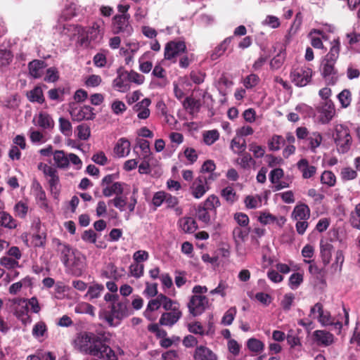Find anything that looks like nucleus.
<instances>
[{"instance_id": "1", "label": "nucleus", "mask_w": 360, "mask_h": 360, "mask_svg": "<svg viewBox=\"0 0 360 360\" xmlns=\"http://www.w3.org/2000/svg\"><path fill=\"white\" fill-rule=\"evenodd\" d=\"M107 338L103 333L84 332L75 340V347L81 352L103 360H117L115 352L106 345Z\"/></svg>"}, {"instance_id": "2", "label": "nucleus", "mask_w": 360, "mask_h": 360, "mask_svg": "<svg viewBox=\"0 0 360 360\" xmlns=\"http://www.w3.org/2000/svg\"><path fill=\"white\" fill-rule=\"evenodd\" d=\"M107 338L103 333L84 332L75 340V347L81 352L103 360H117L115 352L106 345Z\"/></svg>"}, {"instance_id": "3", "label": "nucleus", "mask_w": 360, "mask_h": 360, "mask_svg": "<svg viewBox=\"0 0 360 360\" xmlns=\"http://www.w3.org/2000/svg\"><path fill=\"white\" fill-rule=\"evenodd\" d=\"M107 338L103 333L84 332L75 340V347L81 352L103 360H117L115 352L106 345Z\"/></svg>"}, {"instance_id": "4", "label": "nucleus", "mask_w": 360, "mask_h": 360, "mask_svg": "<svg viewBox=\"0 0 360 360\" xmlns=\"http://www.w3.org/2000/svg\"><path fill=\"white\" fill-rule=\"evenodd\" d=\"M340 43L333 41L330 51L322 59L320 72L323 78L329 84H335L338 80V73L335 65L339 57Z\"/></svg>"}, {"instance_id": "5", "label": "nucleus", "mask_w": 360, "mask_h": 360, "mask_svg": "<svg viewBox=\"0 0 360 360\" xmlns=\"http://www.w3.org/2000/svg\"><path fill=\"white\" fill-rule=\"evenodd\" d=\"M53 160L57 167L66 169L71 163L76 169L82 168V162L80 158L74 153L66 154L63 150H56L53 153Z\"/></svg>"}, {"instance_id": "6", "label": "nucleus", "mask_w": 360, "mask_h": 360, "mask_svg": "<svg viewBox=\"0 0 360 360\" xmlns=\"http://www.w3.org/2000/svg\"><path fill=\"white\" fill-rule=\"evenodd\" d=\"M334 140L338 150L341 153H347L352 143V137L348 128L342 124L337 125L335 129Z\"/></svg>"}, {"instance_id": "7", "label": "nucleus", "mask_w": 360, "mask_h": 360, "mask_svg": "<svg viewBox=\"0 0 360 360\" xmlns=\"http://www.w3.org/2000/svg\"><path fill=\"white\" fill-rule=\"evenodd\" d=\"M128 316L129 310L127 300L117 301L112 304L110 313L105 316V320L110 326H114L117 324V323H114L115 319L120 321Z\"/></svg>"}, {"instance_id": "8", "label": "nucleus", "mask_w": 360, "mask_h": 360, "mask_svg": "<svg viewBox=\"0 0 360 360\" xmlns=\"http://www.w3.org/2000/svg\"><path fill=\"white\" fill-rule=\"evenodd\" d=\"M312 70L307 67L294 69L290 73L292 82L297 86H305L311 79Z\"/></svg>"}, {"instance_id": "9", "label": "nucleus", "mask_w": 360, "mask_h": 360, "mask_svg": "<svg viewBox=\"0 0 360 360\" xmlns=\"http://www.w3.org/2000/svg\"><path fill=\"white\" fill-rule=\"evenodd\" d=\"M208 305V299L203 295H194L187 304L188 311L193 316L202 314Z\"/></svg>"}, {"instance_id": "10", "label": "nucleus", "mask_w": 360, "mask_h": 360, "mask_svg": "<svg viewBox=\"0 0 360 360\" xmlns=\"http://www.w3.org/2000/svg\"><path fill=\"white\" fill-rule=\"evenodd\" d=\"M129 14L116 15L113 18V27L115 33H123L127 36L131 34L133 28L129 24Z\"/></svg>"}, {"instance_id": "11", "label": "nucleus", "mask_w": 360, "mask_h": 360, "mask_svg": "<svg viewBox=\"0 0 360 360\" xmlns=\"http://www.w3.org/2000/svg\"><path fill=\"white\" fill-rule=\"evenodd\" d=\"M190 189L192 195L195 199L201 198L210 189L207 176L203 174L200 175L195 179Z\"/></svg>"}, {"instance_id": "12", "label": "nucleus", "mask_w": 360, "mask_h": 360, "mask_svg": "<svg viewBox=\"0 0 360 360\" xmlns=\"http://www.w3.org/2000/svg\"><path fill=\"white\" fill-rule=\"evenodd\" d=\"M94 108L89 105H84L80 107H73L70 110V114L72 120L81 122L84 120H93L95 114L93 112Z\"/></svg>"}, {"instance_id": "13", "label": "nucleus", "mask_w": 360, "mask_h": 360, "mask_svg": "<svg viewBox=\"0 0 360 360\" xmlns=\"http://www.w3.org/2000/svg\"><path fill=\"white\" fill-rule=\"evenodd\" d=\"M186 49V44L181 41H171L165 48V58L172 60L184 53Z\"/></svg>"}, {"instance_id": "14", "label": "nucleus", "mask_w": 360, "mask_h": 360, "mask_svg": "<svg viewBox=\"0 0 360 360\" xmlns=\"http://www.w3.org/2000/svg\"><path fill=\"white\" fill-rule=\"evenodd\" d=\"M318 112L320 113L319 122L323 124H328L335 115V107L331 101L323 102L317 108Z\"/></svg>"}, {"instance_id": "15", "label": "nucleus", "mask_w": 360, "mask_h": 360, "mask_svg": "<svg viewBox=\"0 0 360 360\" xmlns=\"http://www.w3.org/2000/svg\"><path fill=\"white\" fill-rule=\"evenodd\" d=\"M38 169L43 172L44 174L49 177V184L51 188V192L58 190V186L59 184V177L58 175L57 170L51 166H49L44 163H39Z\"/></svg>"}, {"instance_id": "16", "label": "nucleus", "mask_w": 360, "mask_h": 360, "mask_svg": "<svg viewBox=\"0 0 360 360\" xmlns=\"http://www.w3.org/2000/svg\"><path fill=\"white\" fill-rule=\"evenodd\" d=\"M318 314V321L323 326H332L334 323V319L328 311H324L322 304L318 302L310 309V314Z\"/></svg>"}, {"instance_id": "17", "label": "nucleus", "mask_w": 360, "mask_h": 360, "mask_svg": "<svg viewBox=\"0 0 360 360\" xmlns=\"http://www.w3.org/2000/svg\"><path fill=\"white\" fill-rule=\"evenodd\" d=\"M151 104V100L145 98L142 101L137 102L132 106V110L136 113L139 120H146L150 115L149 106Z\"/></svg>"}, {"instance_id": "18", "label": "nucleus", "mask_w": 360, "mask_h": 360, "mask_svg": "<svg viewBox=\"0 0 360 360\" xmlns=\"http://www.w3.org/2000/svg\"><path fill=\"white\" fill-rule=\"evenodd\" d=\"M181 315L179 306L176 305L173 311L165 312L161 315L159 323L162 326H172L180 319Z\"/></svg>"}, {"instance_id": "19", "label": "nucleus", "mask_w": 360, "mask_h": 360, "mask_svg": "<svg viewBox=\"0 0 360 360\" xmlns=\"http://www.w3.org/2000/svg\"><path fill=\"white\" fill-rule=\"evenodd\" d=\"M313 337L315 342L320 346L328 347L334 342L333 335L324 330H315Z\"/></svg>"}, {"instance_id": "20", "label": "nucleus", "mask_w": 360, "mask_h": 360, "mask_svg": "<svg viewBox=\"0 0 360 360\" xmlns=\"http://www.w3.org/2000/svg\"><path fill=\"white\" fill-rule=\"evenodd\" d=\"M58 253L60 255V258L65 266H70V257L74 254L73 250L70 245L66 243H61L58 242V247L56 249Z\"/></svg>"}, {"instance_id": "21", "label": "nucleus", "mask_w": 360, "mask_h": 360, "mask_svg": "<svg viewBox=\"0 0 360 360\" xmlns=\"http://www.w3.org/2000/svg\"><path fill=\"white\" fill-rule=\"evenodd\" d=\"M333 250L334 247L330 242L327 240H321L320 255L324 266H326L330 263Z\"/></svg>"}, {"instance_id": "22", "label": "nucleus", "mask_w": 360, "mask_h": 360, "mask_svg": "<svg viewBox=\"0 0 360 360\" xmlns=\"http://www.w3.org/2000/svg\"><path fill=\"white\" fill-rule=\"evenodd\" d=\"M195 360H217V355L204 346L197 347L194 353Z\"/></svg>"}, {"instance_id": "23", "label": "nucleus", "mask_w": 360, "mask_h": 360, "mask_svg": "<svg viewBox=\"0 0 360 360\" xmlns=\"http://www.w3.org/2000/svg\"><path fill=\"white\" fill-rule=\"evenodd\" d=\"M130 142L127 139L121 138L114 148V153L118 158L127 156L130 153Z\"/></svg>"}, {"instance_id": "24", "label": "nucleus", "mask_w": 360, "mask_h": 360, "mask_svg": "<svg viewBox=\"0 0 360 360\" xmlns=\"http://www.w3.org/2000/svg\"><path fill=\"white\" fill-rule=\"evenodd\" d=\"M292 217L295 220H307L310 217V209L305 204H299L295 207Z\"/></svg>"}, {"instance_id": "25", "label": "nucleus", "mask_w": 360, "mask_h": 360, "mask_svg": "<svg viewBox=\"0 0 360 360\" xmlns=\"http://www.w3.org/2000/svg\"><path fill=\"white\" fill-rule=\"evenodd\" d=\"M46 67L45 62L40 60H34L29 63V72L34 78H39L43 74V70Z\"/></svg>"}, {"instance_id": "26", "label": "nucleus", "mask_w": 360, "mask_h": 360, "mask_svg": "<svg viewBox=\"0 0 360 360\" xmlns=\"http://www.w3.org/2000/svg\"><path fill=\"white\" fill-rule=\"evenodd\" d=\"M297 165L298 169L302 172L304 179L311 178L316 172V167L309 165L306 159H301Z\"/></svg>"}, {"instance_id": "27", "label": "nucleus", "mask_w": 360, "mask_h": 360, "mask_svg": "<svg viewBox=\"0 0 360 360\" xmlns=\"http://www.w3.org/2000/svg\"><path fill=\"white\" fill-rule=\"evenodd\" d=\"M124 183L114 182L109 186H105L103 188V195L105 197H110L113 195L115 196L122 195L124 192Z\"/></svg>"}, {"instance_id": "28", "label": "nucleus", "mask_w": 360, "mask_h": 360, "mask_svg": "<svg viewBox=\"0 0 360 360\" xmlns=\"http://www.w3.org/2000/svg\"><path fill=\"white\" fill-rule=\"evenodd\" d=\"M178 224L179 228L185 233H193L198 228L195 219L192 217H183L181 218Z\"/></svg>"}, {"instance_id": "29", "label": "nucleus", "mask_w": 360, "mask_h": 360, "mask_svg": "<svg viewBox=\"0 0 360 360\" xmlns=\"http://www.w3.org/2000/svg\"><path fill=\"white\" fill-rule=\"evenodd\" d=\"M37 125L44 129H52L54 127V121L46 112H40L37 117Z\"/></svg>"}, {"instance_id": "30", "label": "nucleus", "mask_w": 360, "mask_h": 360, "mask_svg": "<svg viewBox=\"0 0 360 360\" xmlns=\"http://www.w3.org/2000/svg\"><path fill=\"white\" fill-rule=\"evenodd\" d=\"M248 349L254 353H260L264 349V343L259 339L251 338L246 342Z\"/></svg>"}, {"instance_id": "31", "label": "nucleus", "mask_w": 360, "mask_h": 360, "mask_svg": "<svg viewBox=\"0 0 360 360\" xmlns=\"http://www.w3.org/2000/svg\"><path fill=\"white\" fill-rule=\"evenodd\" d=\"M104 290V286L102 284L96 283L89 287L85 297L89 300H94L99 297Z\"/></svg>"}, {"instance_id": "32", "label": "nucleus", "mask_w": 360, "mask_h": 360, "mask_svg": "<svg viewBox=\"0 0 360 360\" xmlns=\"http://www.w3.org/2000/svg\"><path fill=\"white\" fill-rule=\"evenodd\" d=\"M250 232L248 228L237 226L233 230V236L236 243L239 244L245 241Z\"/></svg>"}, {"instance_id": "33", "label": "nucleus", "mask_w": 360, "mask_h": 360, "mask_svg": "<svg viewBox=\"0 0 360 360\" xmlns=\"http://www.w3.org/2000/svg\"><path fill=\"white\" fill-rule=\"evenodd\" d=\"M322 136L319 132H313L307 137L309 148L312 152H316V149L320 146L322 142Z\"/></svg>"}, {"instance_id": "34", "label": "nucleus", "mask_w": 360, "mask_h": 360, "mask_svg": "<svg viewBox=\"0 0 360 360\" xmlns=\"http://www.w3.org/2000/svg\"><path fill=\"white\" fill-rule=\"evenodd\" d=\"M231 37L226 38L218 46L214 49L210 56L212 60H217L225 52V51L227 49L228 45L231 41Z\"/></svg>"}, {"instance_id": "35", "label": "nucleus", "mask_w": 360, "mask_h": 360, "mask_svg": "<svg viewBox=\"0 0 360 360\" xmlns=\"http://www.w3.org/2000/svg\"><path fill=\"white\" fill-rule=\"evenodd\" d=\"M220 205L219 198L214 195H211L207 198L201 206L209 211H215Z\"/></svg>"}, {"instance_id": "36", "label": "nucleus", "mask_w": 360, "mask_h": 360, "mask_svg": "<svg viewBox=\"0 0 360 360\" xmlns=\"http://www.w3.org/2000/svg\"><path fill=\"white\" fill-rule=\"evenodd\" d=\"M285 143V139L282 136L274 135L268 142V146L270 150H279Z\"/></svg>"}, {"instance_id": "37", "label": "nucleus", "mask_w": 360, "mask_h": 360, "mask_svg": "<svg viewBox=\"0 0 360 360\" xmlns=\"http://www.w3.org/2000/svg\"><path fill=\"white\" fill-rule=\"evenodd\" d=\"M160 294L157 295L155 299H153L149 301L147 308L144 311V315L148 319H150V315L152 311L158 310L160 306L162 305V302H160Z\"/></svg>"}, {"instance_id": "38", "label": "nucleus", "mask_w": 360, "mask_h": 360, "mask_svg": "<svg viewBox=\"0 0 360 360\" xmlns=\"http://www.w3.org/2000/svg\"><path fill=\"white\" fill-rule=\"evenodd\" d=\"M32 189L36 198L37 203L44 201L46 199L45 191L37 181H34L32 184Z\"/></svg>"}, {"instance_id": "39", "label": "nucleus", "mask_w": 360, "mask_h": 360, "mask_svg": "<svg viewBox=\"0 0 360 360\" xmlns=\"http://www.w3.org/2000/svg\"><path fill=\"white\" fill-rule=\"evenodd\" d=\"M127 197L123 196L122 195H120L115 196L114 198L110 199L108 204L112 205L114 207L117 208L120 212H123L124 210L125 206L127 205Z\"/></svg>"}, {"instance_id": "40", "label": "nucleus", "mask_w": 360, "mask_h": 360, "mask_svg": "<svg viewBox=\"0 0 360 360\" xmlns=\"http://www.w3.org/2000/svg\"><path fill=\"white\" fill-rule=\"evenodd\" d=\"M0 226L5 228L13 229L16 226V224L9 214L5 212H0Z\"/></svg>"}, {"instance_id": "41", "label": "nucleus", "mask_w": 360, "mask_h": 360, "mask_svg": "<svg viewBox=\"0 0 360 360\" xmlns=\"http://www.w3.org/2000/svg\"><path fill=\"white\" fill-rule=\"evenodd\" d=\"M219 138V133L216 129L206 131L203 133V141L207 146L213 144Z\"/></svg>"}, {"instance_id": "42", "label": "nucleus", "mask_w": 360, "mask_h": 360, "mask_svg": "<svg viewBox=\"0 0 360 360\" xmlns=\"http://www.w3.org/2000/svg\"><path fill=\"white\" fill-rule=\"evenodd\" d=\"M46 330V323L43 321H39L33 326L32 334L35 338H39L44 336Z\"/></svg>"}, {"instance_id": "43", "label": "nucleus", "mask_w": 360, "mask_h": 360, "mask_svg": "<svg viewBox=\"0 0 360 360\" xmlns=\"http://www.w3.org/2000/svg\"><path fill=\"white\" fill-rule=\"evenodd\" d=\"M58 122L60 132L66 136H70L72 132V127L70 122L63 117H60Z\"/></svg>"}, {"instance_id": "44", "label": "nucleus", "mask_w": 360, "mask_h": 360, "mask_svg": "<svg viewBox=\"0 0 360 360\" xmlns=\"http://www.w3.org/2000/svg\"><path fill=\"white\" fill-rule=\"evenodd\" d=\"M29 100L32 102L42 103L44 101L42 89L40 87H35L28 94Z\"/></svg>"}, {"instance_id": "45", "label": "nucleus", "mask_w": 360, "mask_h": 360, "mask_svg": "<svg viewBox=\"0 0 360 360\" xmlns=\"http://www.w3.org/2000/svg\"><path fill=\"white\" fill-rule=\"evenodd\" d=\"M246 207L249 209H255L261 205L262 199L259 196L248 195L245 199Z\"/></svg>"}, {"instance_id": "46", "label": "nucleus", "mask_w": 360, "mask_h": 360, "mask_svg": "<svg viewBox=\"0 0 360 360\" xmlns=\"http://www.w3.org/2000/svg\"><path fill=\"white\" fill-rule=\"evenodd\" d=\"M237 310L236 307H231L229 309L221 319V323L224 326H230L236 316Z\"/></svg>"}, {"instance_id": "47", "label": "nucleus", "mask_w": 360, "mask_h": 360, "mask_svg": "<svg viewBox=\"0 0 360 360\" xmlns=\"http://www.w3.org/2000/svg\"><path fill=\"white\" fill-rule=\"evenodd\" d=\"M160 299L162 307L166 311H173V309L176 307V305L179 307L178 302L173 301L172 300H171L170 298H169L168 297L163 294H160Z\"/></svg>"}, {"instance_id": "48", "label": "nucleus", "mask_w": 360, "mask_h": 360, "mask_svg": "<svg viewBox=\"0 0 360 360\" xmlns=\"http://www.w3.org/2000/svg\"><path fill=\"white\" fill-rule=\"evenodd\" d=\"M285 56V53L280 52L270 61V67L272 70L279 69L283 64Z\"/></svg>"}, {"instance_id": "49", "label": "nucleus", "mask_w": 360, "mask_h": 360, "mask_svg": "<svg viewBox=\"0 0 360 360\" xmlns=\"http://www.w3.org/2000/svg\"><path fill=\"white\" fill-rule=\"evenodd\" d=\"M111 110L115 115H120L127 110V106L123 101L115 100L111 104Z\"/></svg>"}, {"instance_id": "50", "label": "nucleus", "mask_w": 360, "mask_h": 360, "mask_svg": "<svg viewBox=\"0 0 360 360\" xmlns=\"http://www.w3.org/2000/svg\"><path fill=\"white\" fill-rule=\"evenodd\" d=\"M338 97L343 108H347L350 105L352 98L349 90L344 89L338 94Z\"/></svg>"}, {"instance_id": "51", "label": "nucleus", "mask_w": 360, "mask_h": 360, "mask_svg": "<svg viewBox=\"0 0 360 360\" xmlns=\"http://www.w3.org/2000/svg\"><path fill=\"white\" fill-rule=\"evenodd\" d=\"M335 176L330 171H325L321 176V181L322 184H327L329 186H333L335 184Z\"/></svg>"}, {"instance_id": "52", "label": "nucleus", "mask_w": 360, "mask_h": 360, "mask_svg": "<svg viewBox=\"0 0 360 360\" xmlns=\"http://www.w3.org/2000/svg\"><path fill=\"white\" fill-rule=\"evenodd\" d=\"M222 197L228 202L232 203L236 200V194L233 188L231 186H227L221 191Z\"/></svg>"}, {"instance_id": "53", "label": "nucleus", "mask_w": 360, "mask_h": 360, "mask_svg": "<svg viewBox=\"0 0 360 360\" xmlns=\"http://www.w3.org/2000/svg\"><path fill=\"white\" fill-rule=\"evenodd\" d=\"M14 210L15 212V214L18 217L20 218H25L28 211V206L27 205L26 203L20 201L15 204L14 207Z\"/></svg>"}, {"instance_id": "54", "label": "nucleus", "mask_w": 360, "mask_h": 360, "mask_svg": "<svg viewBox=\"0 0 360 360\" xmlns=\"http://www.w3.org/2000/svg\"><path fill=\"white\" fill-rule=\"evenodd\" d=\"M259 82V77L255 74H250V75L247 76L244 81L243 84L246 89H252Z\"/></svg>"}, {"instance_id": "55", "label": "nucleus", "mask_w": 360, "mask_h": 360, "mask_svg": "<svg viewBox=\"0 0 360 360\" xmlns=\"http://www.w3.org/2000/svg\"><path fill=\"white\" fill-rule=\"evenodd\" d=\"M303 281V276L300 273L292 274L289 278V285L292 289H296Z\"/></svg>"}, {"instance_id": "56", "label": "nucleus", "mask_w": 360, "mask_h": 360, "mask_svg": "<svg viewBox=\"0 0 360 360\" xmlns=\"http://www.w3.org/2000/svg\"><path fill=\"white\" fill-rule=\"evenodd\" d=\"M208 212L209 210L202 207L201 205H199L197 210L198 219L207 224L210 221V215Z\"/></svg>"}, {"instance_id": "57", "label": "nucleus", "mask_w": 360, "mask_h": 360, "mask_svg": "<svg viewBox=\"0 0 360 360\" xmlns=\"http://www.w3.org/2000/svg\"><path fill=\"white\" fill-rule=\"evenodd\" d=\"M0 264L7 269H14L18 266V262L8 256H5L1 258Z\"/></svg>"}, {"instance_id": "58", "label": "nucleus", "mask_w": 360, "mask_h": 360, "mask_svg": "<svg viewBox=\"0 0 360 360\" xmlns=\"http://www.w3.org/2000/svg\"><path fill=\"white\" fill-rule=\"evenodd\" d=\"M250 151L252 152L255 158H260L264 155L265 149L264 147L257 145L256 143H252L249 145Z\"/></svg>"}, {"instance_id": "59", "label": "nucleus", "mask_w": 360, "mask_h": 360, "mask_svg": "<svg viewBox=\"0 0 360 360\" xmlns=\"http://www.w3.org/2000/svg\"><path fill=\"white\" fill-rule=\"evenodd\" d=\"M149 54H150V53L149 51L146 52L139 60V63H140L139 69L143 73H148L153 68V63L151 62H149V61L141 62V60H143V58H146Z\"/></svg>"}, {"instance_id": "60", "label": "nucleus", "mask_w": 360, "mask_h": 360, "mask_svg": "<svg viewBox=\"0 0 360 360\" xmlns=\"http://www.w3.org/2000/svg\"><path fill=\"white\" fill-rule=\"evenodd\" d=\"M143 264L139 263L131 264L129 266L131 274L136 278H140L143 275Z\"/></svg>"}, {"instance_id": "61", "label": "nucleus", "mask_w": 360, "mask_h": 360, "mask_svg": "<svg viewBox=\"0 0 360 360\" xmlns=\"http://www.w3.org/2000/svg\"><path fill=\"white\" fill-rule=\"evenodd\" d=\"M262 25H267L271 28L275 29L280 26L281 22L279 19L276 16L269 15L262 22Z\"/></svg>"}, {"instance_id": "62", "label": "nucleus", "mask_w": 360, "mask_h": 360, "mask_svg": "<svg viewBox=\"0 0 360 360\" xmlns=\"http://www.w3.org/2000/svg\"><path fill=\"white\" fill-rule=\"evenodd\" d=\"M234 219L240 226L248 228L249 217L247 214L242 212L236 213L234 214Z\"/></svg>"}, {"instance_id": "63", "label": "nucleus", "mask_w": 360, "mask_h": 360, "mask_svg": "<svg viewBox=\"0 0 360 360\" xmlns=\"http://www.w3.org/2000/svg\"><path fill=\"white\" fill-rule=\"evenodd\" d=\"M78 138L81 140H87L90 136V128L86 124L77 127Z\"/></svg>"}, {"instance_id": "64", "label": "nucleus", "mask_w": 360, "mask_h": 360, "mask_svg": "<svg viewBox=\"0 0 360 360\" xmlns=\"http://www.w3.org/2000/svg\"><path fill=\"white\" fill-rule=\"evenodd\" d=\"M94 64L98 68H103L107 63L106 56L104 53H96L93 58Z\"/></svg>"}]
</instances>
